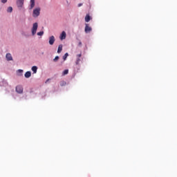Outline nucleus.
<instances>
[{
	"label": "nucleus",
	"instance_id": "obj_24",
	"mask_svg": "<svg viewBox=\"0 0 177 177\" xmlns=\"http://www.w3.org/2000/svg\"><path fill=\"white\" fill-rule=\"evenodd\" d=\"M82 45V43L81 41L79 42V46H81Z\"/></svg>",
	"mask_w": 177,
	"mask_h": 177
},
{
	"label": "nucleus",
	"instance_id": "obj_13",
	"mask_svg": "<svg viewBox=\"0 0 177 177\" xmlns=\"http://www.w3.org/2000/svg\"><path fill=\"white\" fill-rule=\"evenodd\" d=\"M37 70H38V68L36 66L32 67V71H33L34 74L37 73Z\"/></svg>",
	"mask_w": 177,
	"mask_h": 177
},
{
	"label": "nucleus",
	"instance_id": "obj_1",
	"mask_svg": "<svg viewBox=\"0 0 177 177\" xmlns=\"http://www.w3.org/2000/svg\"><path fill=\"white\" fill-rule=\"evenodd\" d=\"M40 12H41V8H35L33 10V17H38V16H39L40 15Z\"/></svg>",
	"mask_w": 177,
	"mask_h": 177
},
{
	"label": "nucleus",
	"instance_id": "obj_17",
	"mask_svg": "<svg viewBox=\"0 0 177 177\" xmlns=\"http://www.w3.org/2000/svg\"><path fill=\"white\" fill-rule=\"evenodd\" d=\"M68 56V53H65V55L63 56V60H66Z\"/></svg>",
	"mask_w": 177,
	"mask_h": 177
},
{
	"label": "nucleus",
	"instance_id": "obj_3",
	"mask_svg": "<svg viewBox=\"0 0 177 177\" xmlns=\"http://www.w3.org/2000/svg\"><path fill=\"white\" fill-rule=\"evenodd\" d=\"M24 5V0H17V8H19V9H21Z\"/></svg>",
	"mask_w": 177,
	"mask_h": 177
},
{
	"label": "nucleus",
	"instance_id": "obj_18",
	"mask_svg": "<svg viewBox=\"0 0 177 177\" xmlns=\"http://www.w3.org/2000/svg\"><path fill=\"white\" fill-rule=\"evenodd\" d=\"M67 83L64 81L61 82L60 85L61 86H64Z\"/></svg>",
	"mask_w": 177,
	"mask_h": 177
},
{
	"label": "nucleus",
	"instance_id": "obj_19",
	"mask_svg": "<svg viewBox=\"0 0 177 177\" xmlns=\"http://www.w3.org/2000/svg\"><path fill=\"white\" fill-rule=\"evenodd\" d=\"M37 35L41 37V35H44V31H41V32H37Z\"/></svg>",
	"mask_w": 177,
	"mask_h": 177
},
{
	"label": "nucleus",
	"instance_id": "obj_16",
	"mask_svg": "<svg viewBox=\"0 0 177 177\" xmlns=\"http://www.w3.org/2000/svg\"><path fill=\"white\" fill-rule=\"evenodd\" d=\"M80 62H81V59L77 58L76 62H75L76 66H78V64H80Z\"/></svg>",
	"mask_w": 177,
	"mask_h": 177
},
{
	"label": "nucleus",
	"instance_id": "obj_6",
	"mask_svg": "<svg viewBox=\"0 0 177 177\" xmlns=\"http://www.w3.org/2000/svg\"><path fill=\"white\" fill-rule=\"evenodd\" d=\"M30 6L29 9L31 10L34 9V6H35V0H30Z\"/></svg>",
	"mask_w": 177,
	"mask_h": 177
},
{
	"label": "nucleus",
	"instance_id": "obj_5",
	"mask_svg": "<svg viewBox=\"0 0 177 177\" xmlns=\"http://www.w3.org/2000/svg\"><path fill=\"white\" fill-rule=\"evenodd\" d=\"M16 92L17 93H23V86H16Z\"/></svg>",
	"mask_w": 177,
	"mask_h": 177
},
{
	"label": "nucleus",
	"instance_id": "obj_9",
	"mask_svg": "<svg viewBox=\"0 0 177 177\" xmlns=\"http://www.w3.org/2000/svg\"><path fill=\"white\" fill-rule=\"evenodd\" d=\"M60 39H66V32L63 31L60 35Z\"/></svg>",
	"mask_w": 177,
	"mask_h": 177
},
{
	"label": "nucleus",
	"instance_id": "obj_23",
	"mask_svg": "<svg viewBox=\"0 0 177 177\" xmlns=\"http://www.w3.org/2000/svg\"><path fill=\"white\" fill-rule=\"evenodd\" d=\"M2 3H6L8 0H1Z\"/></svg>",
	"mask_w": 177,
	"mask_h": 177
},
{
	"label": "nucleus",
	"instance_id": "obj_14",
	"mask_svg": "<svg viewBox=\"0 0 177 177\" xmlns=\"http://www.w3.org/2000/svg\"><path fill=\"white\" fill-rule=\"evenodd\" d=\"M7 12L8 13H12V12H13V8L12 7H8V9H7Z\"/></svg>",
	"mask_w": 177,
	"mask_h": 177
},
{
	"label": "nucleus",
	"instance_id": "obj_10",
	"mask_svg": "<svg viewBox=\"0 0 177 177\" xmlns=\"http://www.w3.org/2000/svg\"><path fill=\"white\" fill-rule=\"evenodd\" d=\"M91 21V16H89V15L87 14V15H86V17H85V21H86V23H88V21Z\"/></svg>",
	"mask_w": 177,
	"mask_h": 177
},
{
	"label": "nucleus",
	"instance_id": "obj_4",
	"mask_svg": "<svg viewBox=\"0 0 177 177\" xmlns=\"http://www.w3.org/2000/svg\"><path fill=\"white\" fill-rule=\"evenodd\" d=\"M85 29L84 31L86 34H88V32H91V31H92V28L89 26V25L88 24H85Z\"/></svg>",
	"mask_w": 177,
	"mask_h": 177
},
{
	"label": "nucleus",
	"instance_id": "obj_20",
	"mask_svg": "<svg viewBox=\"0 0 177 177\" xmlns=\"http://www.w3.org/2000/svg\"><path fill=\"white\" fill-rule=\"evenodd\" d=\"M59 60V56H56L53 59V62H57Z\"/></svg>",
	"mask_w": 177,
	"mask_h": 177
},
{
	"label": "nucleus",
	"instance_id": "obj_12",
	"mask_svg": "<svg viewBox=\"0 0 177 177\" xmlns=\"http://www.w3.org/2000/svg\"><path fill=\"white\" fill-rule=\"evenodd\" d=\"M62 50H63V46L62 45H59L58 46L57 53H61Z\"/></svg>",
	"mask_w": 177,
	"mask_h": 177
},
{
	"label": "nucleus",
	"instance_id": "obj_11",
	"mask_svg": "<svg viewBox=\"0 0 177 177\" xmlns=\"http://www.w3.org/2000/svg\"><path fill=\"white\" fill-rule=\"evenodd\" d=\"M30 77H31V72L30 71H27L25 73V77L26 78H30Z\"/></svg>",
	"mask_w": 177,
	"mask_h": 177
},
{
	"label": "nucleus",
	"instance_id": "obj_21",
	"mask_svg": "<svg viewBox=\"0 0 177 177\" xmlns=\"http://www.w3.org/2000/svg\"><path fill=\"white\" fill-rule=\"evenodd\" d=\"M18 73L20 74L19 75H21L23 74V70L19 69Z\"/></svg>",
	"mask_w": 177,
	"mask_h": 177
},
{
	"label": "nucleus",
	"instance_id": "obj_2",
	"mask_svg": "<svg viewBox=\"0 0 177 177\" xmlns=\"http://www.w3.org/2000/svg\"><path fill=\"white\" fill-rule=\"evenodd\" d=\"M37 30H38V23L33 24L32 28V34L34 35L37 34Z\"/></svg>",
	"mask_w": 177,
	"mask_h": 177
},
{
	"label": "nucleus",
	"instance_id": "obj_22",
	"mask_svg": "<svg viewBox=\"0 0 177 177\" xmlns=\"http://www.w3.org/2000/svg\"><path fill=\"white\" fill-rule=\"evenodd\" d=\"M81 56H82V54H79L77 55V59H80L81 57Z\"/></svg>",
	"mask_w": 177,
	"mask_h": 177
},
{
	"label": "nucleus",
	"instance_id": "obj_15",
	"mask_svg": "<svg viewBox=\"0 0 177 177\" xmlns=\"http://www.w3.org/2000/svg\"><path fill=\"white\" fill-rule=\"evenodd\" d=\"M68 74V69H66L64 71L62 75H67Z\"/></svg>",
	"mask_w": 177,
	"mask_h": 177
},
{
	"label": "nucleus",
	"instance_id": "obj_7",
	"mask_svg": "<svg viewBox=\"0 0 177 177\" xmlns=\"http://www.w3.org/2000/svg\"><path fill=\"white\" fill-rule=\"evenodd\" d=\"M55 44V36H51L49 37V44L53 45Z\"/></svg>",
	"mask_w": 177,
	"mask_h": 177
},
{
	"label": "nucleus",
	"instance_id": "obj_25",
	"mask_svg": "<svg viewBox=\"0 0 177 177\" xmlns=\"http://www.w3.org/2000/svg\"><path fill=\"white\" fill-rule=\"evenodd\" d=\"M82 5V3H79V4H78V7H79V8L81 7Z\"/></svg>",
	"mask_w": 177,
	"mask_h": 177
},
{
	"label": "nucleus",
	"instance_id": "obj_8",
	"mask_svg": "<svg viewBox=\"0 0 177 177\" xmlns=\"http://www.w3.org/2000/svg\"><path fill=\"white\" fill-rule=\"evenodd\" d=\"M6 57L8 62H10V60H13V57H12V55L10 53H7Z\"/></svg>",
	"mask_w": 177,
	"mask_h": 177
},
{
	"label": "nucleus",
	"instance_id": "obj_26",
	"mask_svg": "<svg viewBox=\"0 0 177 177\" xmlns=\"http://www.w3.org/2000/svg\"><path fill=\"white\" fill-rule=\"evenodd\" d=\"M48 81H49V79H48V80L46 81V84L48 83Z\"/></svg>",
	"mask_w": 177,
	"mask_h": 177
}]
</instances>
